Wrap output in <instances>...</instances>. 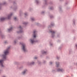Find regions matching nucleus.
<instances>
[{
  "label": "nucleus",
  "mask_w": 77,
  "mask_h": 77,
  "mask_svg": "<svg viewBox=\"0 0 77 77\" xmlns=\"http://www.w3.org/2000/svg\"><path fill=\"white\" fill-rule=\"evenodd\" d=\"M22 49L23 50L24 52L26 51L27 50H26V45H25V44H22Z\"/></svg>",
  "instance_id": "nucleus-1"
},
{
  "label": "nucleus",
  "mask_w": 77,
  "mask_h": 77,
  "mask_svg": "<svg viewBox=\"0 0 77 77\" xmlns=\"http://www.w3.org/2000/svg\"><path fill=\"white\" fill-rule=\"evenodd\" d=\"M9 49L8 48V49H7L4 52V54H5V55H7V54H8L9 53Z\"/></svg>",
  "instance_id": "nucleus-2"
},
{
  "label": "nucleus",
  "mask_w": 77,
  "mask_h": 77,
  "mask_svg": "<svg viewBox=\"0 0 77 77\" xmlns=\"http://www.w3.org/2000/svg\"><path fill=\"white\" fill-rule=\"evenodd\" d=\"M3 60H0V64L2 67H3Z\"/></svg>",
  "instance_id": "nucleus-3"
},
{
  "label": "nucleus",
  "mask_w": 77,
  "mask_h": 77,
  "mask_svg": "<svg viewBox=\"0 0 77 77\" xmlns=\"http://www.w3.org/2000/svg\"><path fill=\"white\" fill-rule=\"evenodd\" d=\"M5 20V18L4 17L1 18L0 19V21H4Z\"/></svg>",
  "instance_id": "nucleus-4"
},
{
  "label": "nucleus",
  "mask_w": 77,
  "mask_h": 77,
  "mask_svg": "<svg viewBox=\"0 0 77 77\" xmlns=\"http://www.w3.org/2000/svg\"><path fill=\"white\" fill-rule=\"evenodd\" d=\"M36 31H34L33 32V34H34V35H33V37L34 38H35L36 37V34H35V33H36Z\"/></svg>",
  "instance_id": "nucleus-5"
},
{
  "label": "nucleus",
  "mask_w": 77,
  "mask_h": 77,
  "mask_svg": "<svg viewBox=\"0 0 77 77\" xmlns=\"http://www.w3.org/2000/svg\"><path fill=\"white\" fill-rule=\"evenodd\" d=\"M12 15V14H11L9 16H8V19H10V18L11 17V16Z\"/></svg>",
  "instance_id": "nucleus-6"
},
{
  "label": "nucleus",
  "mask_w": 77,
  "mask_h": 77,
  "mask_svg": "<svg viewBox=\"0 0 77 77\" xmlns=\"http://www.w3.org/2000/svg\"><path fill=\"white\" fill-rule=\"evenodd\" d=\"M51 33H52V36H53V35H54V32L53 31H51Z\"/></svg>",
  "instance_id": "nucleus-7"
},
{
  "label": "nucleus",
  "mask_w": 77,
  "mask_h": 77,
  "mask_svg": "<svg viewBox=\"0 0 77 77\" xmlns=\"http://www.w3.org/2000/svg\"><path fill=\"white\" fill-rule=\"evenodd\" d=\"M58 71H63V69H57Z\"/></svg>",
  "instance_id": "nucleus-8"
},
{
  "label": "nucleus",
  "mask_w": 77,
  "mask_h": 77,
  "mask_svg": "<svg viewBox=\"0 0 77 77\" xmlns=\"http://www.w3.org/2000/svg\"><path fill=\"white\" fill-rule=\"evenodd\" d=\"M35 42V41H34L33 40L31 39V43H32V44H33V43H34Z\"/></svg>",
  "instance_id": "nucleus-9"
},
{
  "label": "nucleus",
  "mask_w": 77,
  "mask_h": 77,
  "mask_svg": "<svg viewBox=\"0 0 77 77\" xmlns=\"http://www.w3.org/2000/svg\"><path fill=\"white\" fill-rule=\"evenodd\" d=\"M59 65V63H56V66L57 67H58Z\"/></svg>",
  "instance_id": "nucleus-10"
},
{
  "label": "nucleus",
  "mask_w": 77,
  "mask_h": 77,
  "mask_svg": "<svg viewBox=\"0 0 77 77\" xmlns=\"http://www.w3.org/2000/svg\"><path fill=\"white\" fill-rule=\"evenodd\" d=\"M27 71V70H26L25 71H24L23 72L22 74H24Z\"/></svg>",
  "instance_id": "nucleus-11"
},
{
  "label": "nucleus",
  "mask_w": 77,
  "mask_h": 77,
  "mask_svg": "<svg viewBox=\"0 0 77 77\" xmlns=\"http://www.w3.org/2000/svg\"><path fill=\"white\" fill-rule=\"evenodd\" d=\"M12 29V28H10V29H8V32H9L10 31H11Z\"/></svg>",
  "instance_id": "nucleus-12"
},
{
  "label": "nucleus",
  "mask_w": 77,
  "mask_h": 77,
  "mask_svg": "<svg viewBox=\"0 0 77 77\" xmlns=\"http://www.w3.org/2000/svg\"><path fill=\"white\" fill-rule=\"evenodd\" d=\"M4 59H6V56H3Z\"/></svg>",
  "instance_id": "nucleus-13"
},
{
  "label": "nucleus",
  "mask_w": 77,
  "mask_h": 77,
  "mask_svg": "<svg viewBox=\"0 0 77 77\" xmlns=\"http://www.w3.org/2000/svg\"><path fill=\"white\" fill-rule=\"evenodd\" d=\"M34 18H31V20H32V21H33V20H34Z\"/></svg>",
  "instance_id": "nucleus-14"
},
{
  "label": "nucleus",
  "mask_w": 77,
  "mask_h": 77,
  "mask_svg": "<svg viewBox=\"0 0 77 77\" xmlns=\"http://www.w3.org/2000/svg\"><path fill=\"white\" fill-rule=\"evenodd\" d=\"M14 20H16V19H17V17H14Z\"/></svg>",
  "instance_id": "nucleus-15"
},
{
  "label": "nucleus",
  "mask_w": 77,
  "mask_h": 77,
  "mask_svg": "<svg viewBox=\"0 0 77 77\" xmlns=\"http://www.w3.org/2000/svg\"><path fill=\"white\" fill-rule=\"evenodd\" d=\"M19 29H21V26H20L19 27Z\"/></svg>",
  "instance_id": "nucleus-16"
},
{
  "label": "nucleus",
  "mask_w": 77,
  "mask_h": 77,
  "mask_svg": "<svg viewBox=\"0 0 77 77\" xmlns=\"http://www.w3.org/2000/svg\"><path fill=\"white\" fill-rule=\"evenodd\" d=\"M25 15H27V13H25Z\"/></svg>",
  "instance_id": "nucleus-17"
},
{
  "label": "nucleus",
  "mask_w": 77,
  "mask_h": 77,
  "mask_svg": "<svg viewBox=\"0 0 77 77\" xmlns=\"http://www.w3.org/2000/svg\"><path fill=\"white\" fill-rule=\"evenodd\" d=\"M37 57H35V58H34V59H37Z\"/></svg>",
  "instance_id": "nucleus-18"
},
{
  "label": "nucleus",
  "mask_w": 77,
  "mask_h": 77,
  "mask_svg": "<svg viewBox=\"0 0 77 77\" xmlns=\"http://www.w3.org/2000/svg\"><path fill=\"white\" fill-rule=\"evenodd\" d=\"M50 64H52V63L51 62L50 63Z\"/></svg>",
  "instance_id": "nucleus-19"
},
{
  "label": "nucleus",
  "mask_w": 77,
  "mask_h": 77,
  "mask_svg": "<svg viewBox=\"0 0 77 77\" xmlns=\"http://www.w3.org/2000/svg\"><path fill=\"white\" fill-rule=\"evenodd\" d=\"M46 53V52H44V53Z\"/></svg>",
  "instance_id": "nucleus-20"
},
{
  "label": "nucleus",
  "mask_w": 77,
  "mask_h": 77,
  "mask_svg": "<svg viewBox=\"0 0 77 77\" xmlns=\"http://www.w3.org/2000/svg\"><path fill=\"white\" fill-rule=\"evenodd\" d=\"M33 63H34V62H33L32 64H33Z\"/></svg>",
  "instance_id": "nucleus-21"
},
{
  "label": "nucleus",
  "mask_w": 77,
  "mask_h": 77,
  "mask_svg": "<svg viewBox=\"0 0 77 77\" xmlns=\"http://www.w3.org/2000/svg\"><path fill=\"white\" fill-rule=\"evenodd\" d=\"M24 24H26V23H24Z\"/></svg>",
  "instance_id": "nucleus-22"
},
{
  "label": "nucleus",
  "mask_w": 77,
  "mask_h": 77,
  "mask_svg": "<svg viewBox=\"0 0 77 77\" xmlns=\"http://www.w3.org/2000/svg\"><path fill=\"white\" fill-rule=\"evenodd\" d=\"M16 42L15 41L14 43H15Z\"/></svg>",
  "instance_id": "nucleus-23"
},
{
  "label": "nucleus",
  "mask_w": 77,
  "mask_h": 77,
  "mask_svg": "<svg viewBox=\"0 0 77 77\" xmlns=\"http://www.w3.org/2000/svg\"><path fill=\"white\" fill-rule=\"evenodd\" d=\"M76 47L77 48V45H76Z\"/></svg>",
  "instance_id": "nucleus-24"
},
{
  "label": "nucleus",
  "mask_w": 77,
  "mask_h": 77,
  "mask_svg": "<svg viewBox=\"0 0 77 77\" xmlns=\"http://www.w3.org/2000/svg\"><path fill=\"white\" fill-rule=\"evenodd\" d=\"M22 32H20V33H22Z\"/></svg>",
  "instance_id": "nucleus-25"
}]
</instances>
